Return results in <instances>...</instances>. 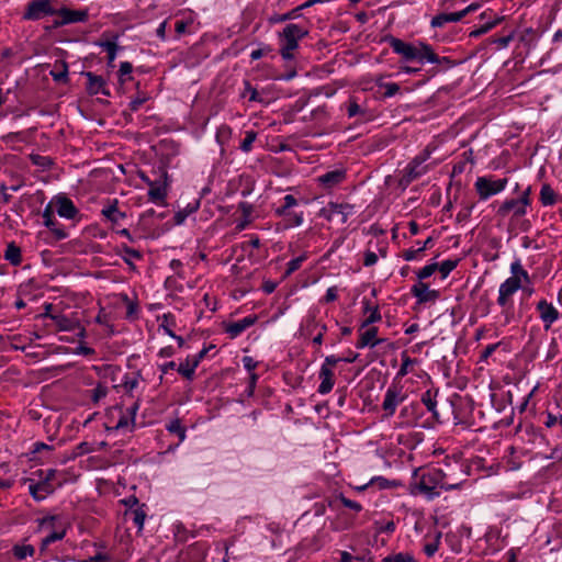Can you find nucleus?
Listing matches in <instances>:
<instances>
[{"label":"nucleus","mask_w":562,"mask_h":562,"mask_svg":"<svg viewBox=\"0 0 562 562\" xmlns=\"http://www.w3.org/2000/svg\"><path fill=\"white\" fill-rule=\"evenodd\" d=\"M35 553V548L32 544L27 543H16L12 548V554L16 560H24L26 558L33 557Z\"/></svg>","instance_id":"37"},{"label":"nucleus","mask_w":562,"mask_h":562,"mask_svg":"<svg viewBox=\"0 0 562 562\" xmlns=\"http://www.w3.org/2000/svg\"><path fill=\"white\" fill-rule=\"evenodd\" d=\"M431 154L432 148L427 146L407 164L404 169V180L406 182L409 183L417 180L437 165V162L427 164Z\"/></svg>","instance_id":"8"},{"label":"nucleus","mask_w":562,"mask_h":562,"mask_svg":"<svg viewBox=\"0 0 562 562\" xmlns=\"http://www.w3.org/2000/svg\"><path fill=\"white\" fill-rule=\"evenodd\" d=\"M405 397L406 396L401 386L394 384L390 385L382 402V408L384 411L383 417H392L395 414L397 406L404 402Z\"/></svg>","instance_id":"10"},{"label":"nucleus","mask_w":562,"mask_h":562,"mask_svg":"<svg viewBox=\"0 0 562 562\" xmlns=\"http://www.w3.org/2000/svg\"><path fill=\"white\" fill-rule=\"evenodd\" d=\"M117 204L119 201L114 199L109 205L104 206L101 211V214L113 224H119L126 217V214L119 210Z\"/></svg>","instance_id":"28"},{"label":"nucleus","mask_w":562,"mask_h":562,"mask_svg":"<svg viewBox=\"0 0 562 562\" xmlns=\"http://www.w3.org/2000/svg\"><path fill=\"white\" fill-rule=\"evenodd\" d=\"M199 205H200V202L199 201H194L192 203H189L184 209L179 210L175 214V224L176 225L183 224L184 221L187 220V217L189 215H191L192 213H194L199 209Z\"/></svg>","instance_id":"41"},{"label":"nucleus","mask_w":562,"mask_h":562,"mask_svg":"<svg viewBox=\"0 0 562 562\" xmlns=\"http://www.w3.org/2000/svg\"><path fill=\"white\" fill-rule=\"evenodd\" d=\"M133 71V65L130 61H122L120 64L119 69V80L121 83L126 82L131 77L126 78V76H130Z\"/></svg>","instance_id":"51"},{"label":"nucleus","mask_w":562,"mask_h":562,"mask_svg":"<svg viewBox=\"0 0 562 562\" xmlns=\"http://www.w3.org/2000/svg\"><path fill=\"white\" fill-rule=\"evenodd\" d=\"M386 42L392 50L401 56L403 61H418L420 65L426 63L440 64L441 58L434 52L432 47L424 42L408 43L401 38L390 36Z\"/></svg>","instance_id":"3"},{"label":"nucleus","mask_w":562,"mask_h":562,"mask_svg":"<svg viewBox=\"0 0 562 562\" xmlns=\"http://www.w3.org/2000/svg\"><path fill=\"white\" fill-rule=\"evenodd\" d=\"M384 97L392 98L400 91V86L396 82H387L384 85Z\"/></svg>","instance_id":"62"},{"label":"nucleus","mask_w":562,"mask_h":562,"mask_svg":"<svg viewBox=\"0 0 562 562\" xmlns=\"http://www.w3.org/2000/svg\"><path fill=\"white\" fill-rule=\"evenodd\" d=\"M232 135V128L227 125H222L216 131V139L223 145L224 140L228 139Z\"/></svg>","instance_id":"54"},{"label":"nucleus","mask_w":562,"mask_h":562,"mask_svg":"<svg viewBox=\"0 0 562 562\" xmlns=\"http://www.w3.org/2000/svg\"><path fill=\"white\" fill-rule=\"evenodd\" d=\"M139 405L136 402L126 408H123L122 406H114L110 412L106 429L132 431L135 427V417Z\"/></svg>","instance_id":"6"},{"label":"nucleus","mask_w":562,"mask_h":562,"mask_svg":"<svg viewBox=\"0 0 562 562\" xmlns=\"http://www.w3.org/2000/svg\"><path fill=\"white\" fill-rule=\"evenodd\" d=\"M411 292L417 299L418 303L434 302L439 296L438 291L430 290L429 286L423 282L413 285Z\"/></svg>","instance_id":"25"},{"label":"nucleus","mask_w":562,"mask_h":562,"mask_svg":"<svg viewBox=\"0 0 562 562\" xmlns=\"http://www.w3.org/2000/svg\"><path fill=\"white\" fill-rule=\"evenodd\" d=\"M508 184L507 178H496L493 175L480 176L474 182V189L480 201H487L502 193Z\"/></svg>","instance_id":"7"},{"label":"nucleus","mask_w":562,"mask_h":562,"mask_svg":"<svg viewBox=\"0 0 562 562\" xmlns=\"http://www.w3.org/2000/svg\"><path fill=\"white\" fill-rule=\"evenodd\" d=\"M142 179L148 184V198L149 201L159 204L165 205L166 204V196H167V183L166 181L156 180L153 181L148 177L142 176Z\"/></svg>","instance_id":"17"},{"label":"nucleus","mask_w":562,"mask_h":562,"mask_svg":"<svg viewBox=\"0 0 562 562\" xmlns=\"http://www.w3.org/2000/svg\"><path fill=\"white\" fill-rule=\"evenodd\" d=\"M166 429L171 434H176L181 442L184 441L187 437V429L182 426L179 419L170 420L168 424H166Z\"/></svg>","instance_id":"43"},{"label":"nucleus","mask_w":562,"mask_h":562,"mask_svg":"<svg viewBox=\"0 0 562 562\" xmlns=\"http://www.w3.org/2000/svg\"><path fill=\"white\" fill-rule=\"evenodd\" d=\"M402 364L395 375V380H401L412 371V367L417 364L418 360L411 358L406 351L401 353Z\"/></svg>","instance_id":"34"},{"label":"nucleus","mask_w":562,"mask_h":562,"mask_svg":"<svg viewBox=\"0 0 562 562\" xmlns=\"http://www.w3.org/2000/svg\"><path fill=\"white\" fill-rule=\"evenodd\" d=\"M369 484H376L379 486V488L381 490H385V488H391V487H394L396 484L394 482H391L389 481L387 479L383 477V476H374L372 477L370 481H369Z\"/></svg>","instance_id":"53"},{"label":"nucleus","mask_w":562,"mask_h":562,"mask_svg":"<svg viewBox=\"0 0 562 562\" xmlns=\"http://www.w3.org/2000/svg\"><path fill=\"white\" fill-rule=\"evenodd\" d=\"M158 319L160 321L159 329H162L169 337H175L172 328L176 326V316L172 313H165Z\"/></svg>","instance_id":"39"},{"label":"nucleus","mask_w":562,"mask_h":562,"mask_svg":"<svg viewBox=\"0 0 562 562\" xmlns=\"http://www.w3.org/2000/svg\"><path fill=\"white\" fill-rule=\"evenodd\" d=\"M422 401L429 412H431L434 415H437V413H436L437 401L430 395L429 392H426L423 395Z\"/></svg>","instance_id":"57"},{"label":"nucleus","mask_w":562,"mask_h":562,"mask_svg":"<svg viewBox=\"0 0 562 562\" xmlns=\"http://www.w3.org/2000/svg\"><path fill=\"white\" fill-rule=\"evenodd\" d=\"M61 18L60 22L57 24L65 25V24H71V23H78V22H86L88 20V10H71L68 8H59L58 7V13Z\"/></svg>","instance_id":"21"},{"label":"nucleus","mask_w":562,"mask_h":562,"mask_svg":"<svg viewBox=\"0 0 562 562\" xmlns=\"http://www.w3.org/2000/svg\"><path fill=\"white\" fill-rule=\"evenodd\" d=\"M558 195L550 184L544 183L540 189V202L543 206H552L557 203Z\"/></svg>","instance_id":"36"},{"label":"nucleus","mask_w":562,"mask_h":562,"mask_svg":"<svg viewBox=\"0 0 562 562\" xmlns=\"http://www.w3.org/2000/svg\"><path fill=\"white\" fill-rule=\"evenodd\" d=\"M271 52V48L269 46H263L261 48L254 49L250 54L251 60L260 59L262 56Z\"/></svg>","instance_id":"64"},{"label":"nucleus","mask_w":562,"mask_h":562,"mask_svg":"<svg viewBox=\"0 0 562 562\" xmlns=\"http://www.w3.org/2000/svg\"><path fill=\"white\" fill-rule=\"evenodd\" d=\"M283 220L284 228H292L301 226L304 222L303 212L290 211L289 215H286Z\"/></svg>","instance_id":"42"},{"label":"nucleus","mask_w":562,"mask_h":562,"mask_svg":"<svg viewBox=\"0 0 562 562\" xmlns=\"http://www.w3.org/2000/svg\"><path fill=\"white\" fill-rule=\"evenodd\" d=\"M43 224L49 228L57 240H61L68 237V233L65 228L56 221L54 216L53 203H48L42 212Z\"/></svg>","instance_id":"16"},{"label":"nucleus","mask_w":562,"mask_h":562,"mask_svg":"<svg viewBox=\"0 0 562 562\" xmlns=\"http://www.w3.org/2000/svg\"><path fill=\"white\" fill-rule=\"evenodd\" d=\"M462 19V13L460 11L451 13H440L431 19L430 25L432 27H443L447 23H457Z\"/></svg>","instance_id":"30"},{"label":"nucleus","mask_w":562,"mask_h":562,"mask_svg":"<svg viewBox=\"0 0 562 562\" xmlns=\"http://www.w3.org/2000/svg\"><path fill=\"white\" fill-rule=\"evenodd\" d=\"M339 501L341 502V504L345 507H347L356 513H359L362 510V505L360 503L349 499L346 496H344L342 494L339 496Z\"/></svg>","instance_id":"55"},{"label":"nucleus","mask_w":562,"mask_h":562,"mask_svg":"<svg viewBox=\"0 0 562 562\" xmlns=\"http://www.w3.org/2000/svg\"><path fill=\"white\" fill-rule=\"evenodd\" d=\"M440 539H441V532H436L434 536H427L425 538V543H424L423 550L428 558L434 557L436 554V552L438 551L439 544H440Z\"/></svg>","instance_id":"33"},{"label":"nucleus","mask_w":562,"mask_h":562,"mask_svg":"<svg viewBox=\"0 0 562 562\" xmlns=\"http://www.w3.org/2000/svg\"><path fill=\"white\" fill-rule=\"evenodd\" d=\"M536 311L538 312L539 318L541 319L546 330H548L552 324L560 318V312L558 308L547 300H540L536 305Z\"/></svg>","instance_id":"15"},{"label":"nucleus","mask_w":562,"mask_h":562,"mask_svg":"<svg viewBox=\"0 0 562 562\" xmlns=\"http://www.w3.org/2000/svg\"><path fill=\"white\" fill-rule=\"evenodd\" d=\"M346 179V171L342 169H335L325 172L324 175H321L317 177L316 181L319 186H322L324 189L330 190L341 182H344Z\"/></svg>","instance_id":"20"},{"label":"nucleus","mask_w":562,"mask_h":562,"mask_svg":"<svg viewBox=\"0 0 562 562\" xmlns=\"http://www.w3.org/2000/svg\"><path fill=\"white\" fill-rule=\"evenodd\" d=\"M257 322V316L248 315L241 319L233 322L225 327L226 334L229 335L231 338H236L241 335L247 328L252 326Z\"/></svg>","instance_id":"23"},{"label":"nucleus","mask_w":562,"mask_h":562,"mask_svg":"<svg viewBox=\"0 0 562 562\" xmlns=\"http://www.w3.org/2000/svg\"><path fill=\"white\" fill-rule=\"evenodd\" d=\"M334 371L329 370L325 367H321L318 372V378L321 380V383L318 385L317 392L322 395L328 394L331 392L334 385H335V378H334Z\"/></svg>","instance_id":"26"},{"label":"nucleus","mask_w":562,"mask_h":562,"mask_svg":"<svg viewBox=\"0 0 562 562\" xmlns=\"http://www.w3.org/2000/svg\"><path fill=\"white\" fill-rule=\"evenodd\" d=\"M527 210L528 206H526V202H521L518 199H506L498 206L496 214L502 218L507 216L520 218L527 214Z\"/></svg>","instance_id":"13"},{"label":"nucleus","mask_w":562,"mask_h":562,"mask_svg":"<svg viewBox=\"0 0 562 562\" xmlns=\"http://www.w3.org/2000/svg\"><path fill=\"white\" fill-rule=\"evenodd\" d=\"M306 258H307V256L304 254V255H301V256H299L296 258L291 259L288 262V265H286V270L284 272V278H288L293 272L299 270L301 268L302 263L306 260Z\"/></svg>","instance_id":"47"},{"label":"nucleus","mask_w":562,"mask_h":562,"mask_svg":"<svg viewBox=\"0 0 562 562\" xmlns=\"http://www.w3.org/2000/svg\"><path fill=\"white\" fill-rule=\"evenodd\" d=\"M480 20L484 21V23H481V26L479 29L472 31L470 33L471 36L476 37V36H481L483 34L487 33L493 27H495L501 21V19H498V18H494V19L492 18L491 10H486V11L482 12L480 14Z\"/></svg>","instance_id":"27"},{"label":"nucleus","mask_w":562,"mask_h":562,"mask_svg":"<svg viewBox=\"0 0 562 562\" xmlns=\"http://www.w3.org/2000/svg\"><path fill=\"white\" fill-rule=\"evenodd\" d=\"M125 516L131 519L134 525L137 527L138 531H142L144 528L146 512L142 507L130 508Z\"/></svg>","instance_id":"35"},{"label":"nucleus","mask_w":562,"mask_h":562,"mask_svg":"<svg viewBox=\"0 0 562 562\" xmlns=\"http://www.w3.org/2000/svg\"><path fill=\"white\" fill-rule=\"evenodd\" d=\"M308 34V31L300 24L289 23L278 34L280 55L285 60L294 58V50L299 48V42Z\"/></svg>","instance_id":"4"},{"label":"nucleus","mask_w":562,"mask_h":562,"mask_svg":"<svg viewBox=\"0 0 562 562\" xmlns=\"http://www.w3.org/2000/svg\"><path fill=\"white\" fill-rule=\"evenodd\" d=\"M338 299V288L336 285L327 289L325 295L321 299V303H331Z\"/></svg>","instance_id":"56"},{"label":"nucleus","mask_w":562,"mask_h":562,"mask_svg":"<svg viewBox=\"0 0 562 562\" xmlns=\"http://www.w3.org/2000/svg\"><path fill=\"white\" fill-rule=\"evenodd\" d=\"M378 262V255L374 251L367 250L364 252L363 265L366 267H372Z\"/></svg>","instance_id":"63"},{"label":"nucleus","mask_w":562,"mask_h":562,"mask_svg":"<svg viewBox=\"0 0 562 562\" xmlns=\"http://www.w3.org/2000/svg\"><path fill=\"white\" fill-rule=\"evenodd\" d=\"M359 331H360L359 339L356 342V347L358 349H363L366 347L374 348L384 341V339L378 338V333H379L378 327H374V326L369 327L368 326L364 329L359 330Z\"/></svg>","instance_id":"19"},{"label":"nucleus","mask_w":562,"mask_h":562,"mask_svg":"<svg viewBox=\"0 0 562 562\" xmlns=\"http://www.w3.org/2000/svg\"><path fill=\"white\" fill-rule=\"evenodd\" d=\"M355 212L353 206L348 203L329 202L326 206L319 210V216L333 221L334 216L340 215V222L346 224L349 216Z\"/></svg>","instance_id":"11"},{"label":"nucleus","mask_w":562,"mask_h":562,"mask_svg":"<svg viewBox=\"0 0 562 562\" xmlns=\"http://www.w3.org/2000/svg\"><path fill=\"white\" fill-rule=\"evenodd\" d=\"M424 251V247L411 248L403 252V258L406 261H413L418 258V255Z\"/></svg>","instance_id":"58"},{"label":"nucleus","mask_w":562,"mask_h":562,"mask_svg":"<svg viewBox=\"0 0 562 562\" xmlns=\"http://www.w3.org/2000/svg\"><path fill=\"white\" fill-rule=\"evenodd\" d=\"M38 531L44 535L40 547V550L44 552L52 543L65 537L66 526L60 516L50 515L38 520Z\"/></svg>","instance_id":"5"},{"label":"nucleus","mask_w":562,"mask_h":562,"mask_svg":"<svg viewBox=\"0 0 562 562\" xmlns=\"http://www.w3.org/2000/svg\"><path fill=\"white\" fill-rule=\"evenodd\" d=\"M362 112L363 111L360 108V105L355 100L351 99L349 104L347 105L348 117H353L358 114H361Z\"/></svg>","instance_id":"60"},{"label":"nucleus","mask_w":562,"mask_h":562,"mask_svg":"<svg viewBox=\"0 0 562 562\" xmlns=\"http://www.w3.org/2000/svg\"><path fill=\"white\" fill-rule=\"evenodd\" d=\"M381 562H416V560L414 555L408 552H398L383 558Z\"/></svg>","instance_id":"46"},{"label":"nucleus","mask_w":562,"mask_h":562,"mask_svg":"<svg viewBox=\"0 0 562 562\" xmlns=\"http://www.w3.org/2000/svg\"><path fill=\"white\" fill-rule=\"evenodd\" d=\"M100 46L108 53V65L112 67L119 49L117 44L115 42L108 41L101 43Z\"/></svg>","instance_id":"44"},{"label":"nucleus","mask_w":562,"mask_h":562,"mask_svg":"<svg viewBox=\"0 0 562 562\" xmlns=\"http://www.w3.org/2000/svg\"><path fill=\"white\" fill-rule=\"evenodd\" d=\"M362 305H363V314L367 315V317L362 321L359 330H362L366 327H368L372 324H375L382 319L379 306L375 304H372L369 299L363 297Z\"/></svg>","instance_id":"22"},{"label":"nucleus","mask_w":562,"mask_h":562,"mask_svg":"<svg viewBox=\"0 0 562 562\" xmlns=\"http://www.w3.org/2000/svg\"><path fill=\"white\" fill-rule=\"evenodd\" d=\"M29 158L34 166L41 168L43 171L50 170L54 166V159L49 156L30 154Z\"/></svg>","instance_id":"40"},{"label":"nucleus","mask_w":562,"mask_h":562,"mask_svg":"<svg viewBox=\"0 0 562 562\" xmlns=\"http://www.w3.org/2000/svg\"><path fill=\"white\" fill-rule=\"evenodd\" d=\"M257 139V132L255 131H247L245 133V138L240 143V150L244 153H249L252 149V144Z\"/></svg>","instance_id":"48"},{"label":"nucleus","mask_w":562,"mask_h":562,"mask_svg":"<svg viewBox=\"0 0 562 562\" xmlns=\"http://www.w3.org/2000/svg\"><path fill=\"white\" fill-rule=\"evenodd\" d=\"M461 482H449L447 473L441 469L431 468L418 474L414 473V482L411 484V493L413 495H423L427 501H434L440 496V490L452 491L458 490Z\"/></svg>","instance_id":"2"},{"label":"nucleus","mask_w":562,"mask_h":562,"mask_svg":"<svg viewBox=\"0 0 562 562\" xmlns=\"http://www.w3.org/2000/svg\"><path fill=\"white\" fill-rule=\"evenodd\" d=\"M142 257L143 255L139 250L131 248L127 245L121 246V258L131 269H135L133 261L140 260Z\"/></svg>","instance_id":"32"},{"label":"nucleus","mask_w":562,"mask_h":562,"mask_svg":"<svg viewBox=\"0 0 562 562\" xmlns=\"http://www.w3.org/2000/svg\"><path fill=\"white\" fill-rule=\"evenodd\" d=\"M301 15H302V13L299 10V8L296 7L286 13H283V14L274 13V14L270 15L268 19V22H269V24H278V23H283L285 21L295 20V19L300 18Z\"/></svg>","instance_id":"38"},{"label":"nucleus","mask_w":562,"mask_h":562,"mask_svg":"<svg viewBox=\"0 0 562 562\" xmlns=\"http://www.w3.org/2000/svg\"><path fill=\"white\" fill-rule=\"evenodd\" d=\"M147 101L146 94L137 95L136 98L132 99L130 102V109L133 112H136L140 109V106Z\"/></svg>","instance_id":"59"},{"label":"nucleus","mask_w":562,"mask_h":562,"mask_svg":"<svg viewBox=\"0 0 562 562\" xmlns=\"http://www.w3.org/2000/svg\"><path fill=\"white\" fill-rule=\"evenodd\" d=\"M198 367L199 363L196 360H194L192 356H188L184 361L178 366L177 371L187 380L192 381Z\"/></svg>","instance_id":"31"},{"label":"nucleus","mask_w":562,"mask_h":562,"mask_svg":"<svg viewBox=\"0 0 562 562\" xmlns=\"http://www.w3.org/2000/svg\"><path fill=\"white\" fill-rule=\"evenodd\" d=\"M341 361H342V359L340 357L330 355V356L325 357L324 362L321 367H325L329 370H333L334 367Z\"/></svg>","instance_id":"61"},{"label":"nucleus","mask_w":562,"mask_h":562,"mask_svg":"<svg viewBox=\"0 0 562 562\" xmlns=\"http://www.w3.org/2000/svg\"><path fill=\"white\" fill-rule=\"evenodd\" d=\"M27 488L29 493L37 502L45 499L55 491V486L53 485V483L45 482L42 479L38 482H36L34 479H29Z\"/></svg>","instance_id":"18"},{"label":"nucleus","mask_w":562,"mask_h":562,"mask_svg":"<svg viewBox=\"0 0 562 562\" xmlns=\"http://www.w3.org/2000/svg\"><path fill=\"white\" fill-rule=\"evenodd\" d=\"M437 269H438V263H436V262L426 265L417 272V277L419 280L427 279V278L431 277Z\"/></svg>","instance_id":"52"},{"label":"nucleus","mask_w":562,"mask_h":562,"mask_svg":"<svg viewBox=\"0 0 562 562\" xmlns=\"http://www.w3.org/2000/svg\"><path fill=\"white\" fill-rule=\"evenodd\" d=\"M311 323L314 327H318L319 331L318 334L313 338L312 342L314 346L319 347L323 344L324 335L327 331V325L326 324H318L315 321V317L311 319Z\"/></svg>","instance_id":"50"},{"label":"nucleus","mask_w":562,"mask_h":562,"mask_svg":"<svg viewBox=\"0 0 562 562\" xmlns=\"http://www.w3.org/2000/svg\"><path fill=\"white\" fill-rule=\"evenodd\" d=\"M3 258L11 266L18 267L22 263V250L14 241H10L7 244Z\"/></svg>","instance_id":"29"},{"label":"nucleus","mask_w":562,"mask_h":562,"mask_svg":"<svg viewBox=\"0 0 562 562\" xmlns=\"http://www.w3.org/2000/svg\"><path fill=\"white\" fill-rule=\"evenodd\" d=\"M52 321L56 328L60 331H75L78 330L77 336L83 338L86 336V330L80 326L79 321L75 316H68L61 313H58L52 316Z\"/></svg>","instance_id":"14"},{"label":"nucleus","mask_w":562,"mask_h":562,"mask_svg":"<svg viewBox=\"0 0 562 562\" xmlns=\"http://www.w3.org/2000/svg\"><path fill=\"white\" fill-rule=\"evenodd\" d=\"M54 212L66 220H76L79 216V210L74 202L66 195L58 194L52 199Z\"/></svg>","instance_id":"12"},{"label":"nucleus","mask_w":562,"mask_h":562,"mask_svg":"<svg viewBox=\"0 0 562 562\" xmlns=\"http://www.w3.org/2000/svg\"><path fill=\"white\" fill-rule=\"evenodd\" d=\"M518 290H522L527 296L535 292L528 271L519 259H515L510 263V277L502 282L498 289L497 304L502 308L498 319L503 326L516 321L513 296Z\"/></svg>","instance_id":"1"},{"label":"nucleus","mask_w":562,"mask_h":562,"mask_svg":"<svg viewBox=\"0 0 562 562\" xmlns=\"http://www.w3.org/2000/svg\"><path fill=\"white\" fill-rule=\"evenodd\" d=\"M459 260L457 259H448L438 265V269L441 273V277L445 279L449 276V273L456 269Z\"/></svg>","instance_id":"49"},{"label":"nucleus","mask_w":562,"mask_h":562,"mask_svg":"<svg viewBox=\"0 0 562 562\" xmlns=\"http://www.w3.org/2000/svg\"><path fill=\"white\" fill-rule=\"evenodd\" d=\"M85 76L88 79L87 90L90 94L110 95V90L106 87L105 80L101 76L92 72H86Z\"/></svg>","instance_id":"24"},{"label":"nucleus","mask_w":562,"mask_h":562,"mask_svg":"<svg viewBox=\"0 0 562 562\" xmlns=\"http://www.w3.org/2000/svg\"><path fill=\"white\" fill-rule=\"evenodd\" d=\"M14 482V477L12 475H8V467L0 465V491L11 488Z\"/></svg>","instance_id":"45"},{"label":"nucleus","mask_w":562,"mask_h":562,"mask_svg":"<svg viewBox=\"0 0 562 562\" xmlns=\"http://www.w3.org/2000/svg\"><path fill=\"white\" fill-rule=\"evenodd\" d=\"M58 1L57 0H32L29 2L23 18L25 20H41L45 16L57 15Z\"/></svg>","instance_id":"9"}]
</instances>
